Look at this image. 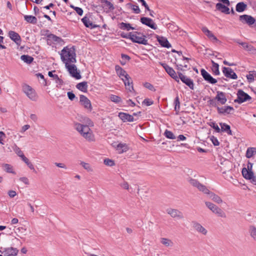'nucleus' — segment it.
<instances>
[{
    "label": "nucleus",
    "mask_w": 256,
    "mask_h": 256,
    "mask_svg": "<svg viewBox=\"0 0 256 256\" xmlns=\"http://www.w3.org/2000/svg\"><path fill=\"white\" fill-rule=\"evenodd\" d=\"M251 100V96L248 94L244 92L242 90H238L237 92V98L234 100V102L240 104Z\"/></svg>",
    "instance_id": "obj_6"
},
{
    "label": "nucleus",
    "mask_w": 256,
    "mask_h": 256,
    "mask_svg": "<svg viewBox=\"0 0 256 256\" xmlns=\"http://www.w3.org/2000/svg\"><path fill=\"white\" fill-rule=\"evenodd\" d=\"M210 140L214 146H219L220 142L216 137L212 136L210 137Z\"/></svg>",
    "instance_id": "obj_57"
},
{
    "label": "nucleus",
    "mask_w": 256,
    "mask_h": 256,
    "mask_svg": "<svg viewBox=\"0 0 256 256\" xmlns=\"http://www.w3.org/2000/svg\"><path fill=\"white\" fill-rule=\"evenodd\" d=\"M60 57L62 60L65 64L66 62L68 64L76 62L75 48L74 46L64 48L61 51Z\"/></svg>",
    "instance_id": "obj_3"
},
{
    "label": "nucleus",
    "mask_w": 256,
    "mask_h": 256,
    "mask_svg": "<svg viewBox=\"0 0 256 256\" xmlns=\"http://www.w3.org/2000/svg\"><path fill=\"white\" fill-rule=\"evenodd\" d=\"M119 28L121 30H136V28H134L131 26V24L129 23H125L124 22H122L120 24Z\"/></svg>",
    "instance_id": "obj_34"
},
{
    "label": "nucleus",
    "mask_w": 256,
    "mask_h": 256,
    "mask_svg": "<svg viewBox=\"0 0 256 256\" xmlns=\"http://www.w3.org/2000/svg\"><path fill=\"white\" fill-rule=\"evenodd\" d=\"M216 94H217L216 96L214 99L216 100L218 102H220V104H224L227 101L226 94L220 91H217Z\"/></svg>",
    "instance_id": "obj_21"
},
{
    "label": "nucleus",
    "mask_w": 256,
    "mask_h": 256,
    "mask_svg": "<svg viewBox=\"0 0 256 256\" xmlns=\"http://www.w3.org/2000/svg\"><path fill=\"white\" fill-rule=\"evenodd\" d=\"M254 73L253 72V74H249L246 76L247 79L248 80V81L249 82H251L254 80Z\"/></svg>",
    "instance_id": "obj_59"
},
{
    "label": "nucleus",
    "mask_w": 256,
    "mask_h": 256,
    "mask_svg": "<svg viewBox=\"0 0 256 256\" xmlns=\"http://www.w3.org/2000/svg\"><path fill=\"white\" fill-rule=\"evenodd\" d=\"M48 75L50 77L53 78L56 83L62 84L63 82L62 80L60 79L57 74H54L52 72H48Z\"/></svg>",
    "instance_id": "obj_45"
},
{
    "label": "nucleus",
    "mask_w": 256,
    "mask_h": 256,
    "mask_svg": "<svg viewBox=\"0 0 256 256\" xmlns=\"http://www.w3.org/2000/svg\"><path fill=\"white\" fill-rule=\"evenodd\" d=\"M142 103L147 106H150L153 104V101L150 99L146 98L143 101Z\"/></svg>",
    "instance_id": "obj_60"
},
{
    "label": "nucleus",
    "mask_w": 256,
    "mask_h": 256,
    "mask_svg": "<svg viewBox=\"0 0 256 256\" xmlns=\"http://www.w3.org/2000/svg\"><path fill=\"white\" fill-rule=\"evenodd\" d=\"M70 7L73 8L78 15H80V16L82 15L83 10L82 8H78V7H76L72 5H71Z\"/></svg>",
    "instance_id": "obj_56"
},
{
    "label": "nucleus",
    "mask_w": 256,
    "mask_h": 256,
    "mask_svg": "<svg viewBox=\"0 0 256 256\" xmlns=\"http://www.w3.org/2000/svg\"><path fill=\"white\" fill-rule=\"evenodd\" d=\"M189 182L192 186L196 188L200 192L206 194L208 197L213 202L218 204H220L222 202V200L220 196L210 192L206 186L200 183L198 180L190 178L189 180Z\"/></svg>",
    "instance_id": "obj_1"
},
{
    "label": "nucleus",
    "mask_w": 256,
    "mask_h": 256,
    "mask_svg": "<svg viewBox=\"0 0 256 256\" xmlns=\"http://www.w3.org/2000/svg\"><path fill=\"white\" fill-rule=\"evenodd\" d=\"M98 2L101 3L104 12L106 13L113 11L115 8L114 4L108 0H98Z\"/></svg>",
    "instance_id": "obj_12"
},
{
    "label": "nucleus",
    "mask_w": 256,
    "mask_h": 256,
    "mask_svg": "<svg viewBox=\"0 0 256 256\" xmlns=\"http://www.w3.org/2000/svg\"><path fill=\"white\" fill-rule=\"evenodd\" d=\"M160 64L164 68L166 72L176 81L178 82V76L174 70L169 66L168 64L164 63H160Z\"/></svg>",
    "instance_id": "obj_14"
},
{
    "label": "nucleus",
    "mask_w": 256,
    "mask_h": 256,
    "mask_svg": "<svg viewBox=\"0 0 256 256\" xmlns=\"http://www.w3.org/2000/svg\"><path fill=\"white\" fill-rule=\"evenodd\" d=\"M122 80L124 82L126 89L129 90L130 92H132V90H134L132 82L129 75L128 76H126L124 78H122Z\"/></svg>",
    "instance_id": "obj_27"
},
{
    "label": "nucleus",
    "mask_w": 256,
    "mask_h": 256,
    "mask_svg": "<svg viewBox=\"0 0 256 256\" xmlns=\"http://www.w3.org/2000/svg\"><path fill=\"white\" fill-rule=\"evenodd\" d=\"M113 146L115 147L118 153L122 154L126 152L128 150V147L126 144H112Z\"/></svg>",
    "instance_id": "obj_26"
},
{
    "label": "nucleus",
    "mask_w": 256,
    "mask_h": 256,
    "mask_svg": "<svg viewBox=\"0 0 256 256\" xmlns=\"http://www.w3.org/2000/svg\"><path fill=\"white\" fill-rule=\"evenodd\" d=\"M212 66L211 67L212 70L214 75H220V72L219 70V65L218 64L215 62L214 60H211Z\"/></svg>",
    "instance_id": "obj_32"
},
{
    "label": "nucleus",
    "mask_w": 256,
    "mask_h": 256,
    "mask_svg": "<svg viewBox=\"0 0 256 256\" xmlns=\"http://www.w3.org/2000/svg\"><path fill=\"white\" fill-rule=\"evenodd\" d=\"M84 25L87 28H91L97 27L95 24H94L90 20L89 18L86 16H84L82 19Z\"/></svg>",
    "instance_id": "obj_31"
},
{
    "label": "nucleus",
    "mask_w": 256,
    "mask_h": 256,
    "mask_svg": "<svg viewBox=\"0 0 256 256\" xmlns=\"http://www.w3.org/2000/svg\"><path fill=\"white\" fill-rule=\"evenodd\" d=\"M209 126L212 128L214 129L217 132H220V129L214 122H210Z\"/></svg>",
    "instance_id": "obj_54"
},
{
    "label": "nucleus",
    "mask_w": 256,
    "mask_h": 256,
    "mask_svg": "<svg viewBox=\"0 0 256 256\" xmlns=\"http://www.w3.org/2000/svg\"><path fill=\"white\" fill-rule=\"evenodd\" d=\"M248 232L252 239L256 241V227L254 225L249 226Z\"/></svg>",
    "instance_id": "obj_38"
},
{
    "label": "nucleus",
    "mask_w": 256,
    "mask_h": 256,
    "mask_svg": "<svg viewBox=\"0 0 256 256\" xmlns=\"http://www.w3.org/2000/svg\"><path fill=\"white\" fill-rule=\"evenodd\" d=\"M256 154V148L254 147H250L248 148L246 152V156L247 158H250Z\"/></svg>",
    "instance_id": "obj_39"
},
{
    "label": "nucleus",
    "mask_w": 256,
    "mask_h": 256,
    "mask_svg": "<svg viewBox=\"0 0 256 256\" xmlns=\"http://www.w3.org/2000/svg\"><path fill=\"white\" fill-rule=\"evenodd\" d=\"M247 8V5L244 2H238L236 6V10L238 12L244 11Z\"/></svg>",
    "instance_id": "obj_33"
},
{
    "label": "nucleus",
    "mask_w": 256,
    "mask_h": 256,
    "mask_svg": "<svg viewBox=\"0 0 256 256\" xmlns=\"http://www.w3.org/2000/svg\"><path fill=\"white\" fill-rule=\"evenodd\" d=\"M174 110L176 111V114H178L180 110V102L179 100V98L177 96L174 101Z\"/></svg>",
    "instance_id": "obj_46"
},
{
    "label": "nucleus",
    "mask_w": 256,
    "mask_h": 256,
    "mask_svg": "<svg viewBox=\"0 0 256 256\" xmlns=\"http://www.w3.org/2000/svg\"><path fill=\"white\" fill-rule=\"evenodd\" d=\"M67 94L68 98L71 100H74L76 97L75 94L72 92H68Z\"/></svg>",
    "instance_id": "obj_62"
},
{
    "label": "nucleus",
    "mask_w": 256,
    "mask_h": 256,
    "mask_svg": "<svg viewBox=\"0 0 256 256\" xmlns=\"http://www.w3.org/2000/svg\"><path fill=\"white\" fill-rule=\"evenodd\" d=\"M132 33V32H129L128 34H125L124 32H122L121 33L120 36L123 38L130 39L131 40Z\"/></svg>",
    "instance_id": "obj_58"
},
{
    "label": "nucleus",
    "mask_w": 256,
    "mask_h": 256,
    "mask_svg": "<svg viewBox=\"0 0 256 256\" xmlns=\"http://www.w3.org/2000/svg\"><path fill=\"white\" fill-rule=\"evenodd\" d=\"M62 40L61 38L55 36L53 34H50L48 35V42H49V41L52 42H60Z\"/></svg>",
    "instance_id": "obj_37"
},
{
    "label": "nucleus",
    "mask_w": 256,
    "mask_h": 256,
    "mask_svg": "<svg viewBox=\"0 0 256 256\" xmlns=\"http://www.w3.org/2000/svg\"><path fill=\"white\" fill-rule=\"evenodd\" d=\"M138 2L142 3V4L144 6L146 10L148 11H150V9L149 8L146 2L144 0H138Z\"/></svg>",
    "instance_id": "obj_61"
},
{
    "label": "nucleus",
    "mask_w": 256,
    "mask_h": 256,
    "mask_svg": "<svg viewBox=\"0 0 256 256\" xmlns=\"http://www.w3.org/2000/svg\"><path fill=\"white\" fill-rule=\"evenodd\" d=\"M164 135L166 138L169 139L174 140L176 138L174 134L171 131H170L168 130H165Z\"/></svg>",
    "instance_id": "obj_52"
},
{
    "label": "nucleus",
    "mask_w": 256,
    "mask_h": 256,
    "mask_svg": "<svg viewBox=\"0 0 256 256\" xmlns=\"http://www.w3.org/2000/svg\"><path fill=\"white\" fill-rule=\"evenodd\" d=\"M8 36L10 39L14 42L16 44H20L21 42V38L20 36L14 31H10Z\"/></svg>",
    "instance_id": "obj_24"
},
{
    "label": "nucleus",
    "mask_w": 256,
    "mask_h": 256,
    "mask_svg": "<svg viewBox=\"0 0 256 256\" xmlns=\"http://www.w3.org/2000/svg\"><path fill=\"white\" fill-rule=\"evenodd\" d=\"M80 102L82 105H83L85 108L90 110L92 109V104L90 100L84 96L80 95Z\"/></svg>",
    "instance_id": "obj_20"
},
{
    "label": "nucleus",
    "mask_w": 256,
    "mask_h": 256,
    "mask_svg": "<svg viewBox=\"0 0 256 256\" xmlns=\"http://www.w3.org/2000/svg\"><path fill=\"white\" fill-rule=\"evenodd\" d=\"M166 211L167 214L170 215V216L174 218H176L178 220H182L184 218V216L182 212L177 209L168 208Z\"/></svg>",
    "instance_id": "obj_11"
},
{
    "label": "nucleus",
    "mask_w": 256,
    "mask_h": 256,
    "mask_svg": "<svg viewBox=\"0 0 256 256\" xmlns=\"http://www.w3.org/2000/svg\"><path fill=\"white\" fill-rule=\"evenodd\" d=\"M202 31L209 38V39L213 42H220L218 39L214 34L209 30L206 27L202 28Z\"/></svg>",
    "instance_id": "obj_23"
},
{
    "label": "nucleus",
    "mask_w": 256,
    "mask_h": 256,
    "mask_svg": "<svg viewBox=\"0 0 256 256\" xmlns=\"http://www.w3.org/2000/svg\"><path fill=\"white\" fill-rule=\"evenodd\" d=\"M220 125L221 127L220 131L226 132L228 134L232 136V132L230 130V127L226 123L220 122Z\"/></svg>",
    "instance_id": "obj_30"
},
{
    "label": "nucleus",
    "mask_w": 256,
    "mask_h": 256,
    "mask_svg": "<svg viewBox=\"0 0 256 256\" xmlns=\"http://www.w3.org/2000/svg\"><path fill=\"white\" fill-rule=\"evenodd\" d=\"M192 228L197 232L200 233L204 236L207 234L208 230L198 222L196 221L192 222Z\"/></svg>",
    "instance_id": "obj_18"
},
{
    "label": "nucleus",
    "mask_w": 256,
    "mask_h": 256,
    "mask_svg": "<svg viewBox=\"0 0 256 256\" xmlns=\"http://www.w3.org/2000/svg\"><path fill=\"white\" fill-rule=\"evenodd\" d=\"M80 165L88 172H92L94 170L92 166L88 163H86L84 162H81Z\"/></svg>",
    "instance_id": "obj_47"
},
{
    "label": "nucleus",
    "mask_w": 256,
    "mask_h": 256,
    "mask_svg": "<svg viewBox=\"0 0 256 256\" xmlns=\"http://www.w3.org/2000/svg\"><path fill=\"white\" fill-rule=\"evenodd\" d=\"M20 180L25 184H29V181L27 178L26 177H22L20 178Z\"/></svg>",
    "instance_id": "obj_64"
},
{
    "label": "nucleus",
    "mask_w": 256,
    "mask_h": 256,
    "mask_svg": "<svg viewBox=\"0 0 256 256\" xmlns=\"http://www.w3.org/2000/svg\"><path fill=\"white\" fill-rule=\"evenodd\" d=\"M13 150L14 152L18 154V156L20 157L22 159L25 157L23 152L16 144H14V146H13Z\"/></svg>",
    "instance_id": "obj_44"
},
{
    "label": "nucleus",
    "mask_w": 256,
    "mask_h": 256,
    "mask_svg": "<svg viewBox=\"0 0 256 256\" xmlns=\"http://www.w3.org/2000/svg\"><path fill=\"white\" fill-rule=\"evenodd\" d=\"M76 88L83 92H86L88 88L87 82H80L76 84Z\"/></svg>",
    "instance_id": "obj_35"
},
{
    "label": "nucleus",
    "mask_w": 256,
    "mask_h": 256,
    "mask_svg": "<svg viewBox=\"0 0 256 256\" xmlns=\"http://www.w3.org/2000/svg\"><path fill=\"white\" fill-rule=\"evenodd\" d=\"M118 117L123 122H132L136 120L133 116L122 112H119Z\"/></svg>",
    "instance_id": "obj_19"
},
{
    "label": "nucleus",
    "mask_w": 256,
    "mask_h": 256,
    "mask_svg": "<svg viewBox=\"0 0 256 256\" xmlns=\"http://www.w3.org/2000/svg\"><path fill=\"white\" fill-rule=\"evenodd\" d=\"M128 5L130 6L135 14H138L140 12V10L138 6L134 5L130 3L128 4Z\"/></svg>",
    "instance_id": "obj_53"
},
{
    "label": "nucleus",
    "mask_w": 256,
    "mask_h": 256,
    "mask_svg": "<svg viewBox=\"0 0 256 256\" xmlns=\"http://www.w3.org/2000/svg\"><path fill=\"white\" fill-rule=\"evenodd\" d=\"M242 172L243 176L245 178L250 180L252 183L256 185V176H254L252 170H248L246 168H242Z\"/></svg>",
    "instance_id": "obj_10"
},
{
    "label": "nucleus",
    "mask_w": 256,
    "mask_h": 256,
    "mask_svg": "<svg viewBox=\"0 0 256 256\" xmlns=\"http://www.w3.org/2000/svg\"><path fill=\"white\" fill-rule=\"evenodd\" d=\"M222 72L225 76L228 78L236 80L238 78L237 75L230 68L224 67L222 68Z\"/></svg>",
    "instance_id": "obj_17"
},
{
    "label": "nucleus",
    "mask_w": 256,
    "mask_h": 256,
    "mask_svg": "<svg viewBox=\"0 0 256 256\" xmlns=\"http://www.w3.org/2000/svg\"><path fill=\"white\" fill-rule=\"evenodd\" d=\"M22 160L26 164V165L31 170H32L34 172H36L34 165L25 156L22 158Z\"/></svg>",
    "instance_id": "obj_49"
},
{
    "label": "nucleus",
    "mask_w": 256,
    "mask_h": 256,
    "mask_svg": "<svg viewBox=\"0 0 256 256\" xmlns=\"http://www.w3.org/2000/svg\"><path fill=\"white\" fill-rule=\"evenodd\" d=\"M140 22L152 29L156 30L157 28L156 24L153 20L147 17H142L140 19Z\"/></svg>",
    "instance_id": "obj_16"
},
{
    "label": "nucleus",
    "mask_w": 256,
    "mask_h": 256,
    "mask_svg": "<svg viewBox=\"0 0 256 256\" xmlns=\"http://www.w3.org/2000/svg\"><path fill=\"white\" fill-rule=\"evenodd\" d=\"M110 98L111 100V101L116 104H118L122 102V99L120 97L116 95L111 94L110 96Z\"/></svg>",
    "instance_id": "obj_50"
},
{
    "label": "nucleus",
    "mask_w": 256,
    "mask_h": 256,
    "mask_svg": "<svg viewBox=\"0 0 256 256\" xmlns=\"http://www.w3.org/2000/svg\"><path fill=\"white\" fill-rule=\"evenodd\" d=\"M218 112L219 114H230L234 110L233 107L224 106V107H217Z\"/></svg>",
    "instance_id": "obj_22"
},
{
    "label": "nucleus",
    "mask_w": 256,
    "mask_h": 256,
    "mask_svg": "<svg viewBox=\"0 0 256 256\" xmlns=\"http://www.w3.org/2000/svg\"><path fill=\"white\" fill-rule=\"evenodd\" d=\"M88 125L82 124L80 123L74 124L75 129L80 134L88 141L94 142L95 140L94 136L92 130L89 126H94L93 122L89 118L87 119Z\"/></svg>",
    "instance_id": "obj_2"
},
{
    "label": "nucleus",
    "mask_w": 256,
    "mask_h": 256,
    "mask_svg": "<svg viewBox=\"0 0 256 256\" xmlns=\"http://www.w3.org/2000/svg\"><path fill=\"white\" fill-rule=\"evenodd\" d=\"M104 164L110 166H113L115 164L114 161L109 158H106L104 160Z\"/></svg>",
    "instance_id": "obj_55"
},
{
    "label": "nucleus",
    "mask_w": 256,
    "mask_h": 256,
    "mask_svg": "<svg viewBox=\"0 0 256 256\" xmlns=\"http://www.w3.org/2000/svg\"><path fill=\"white\" fill-rule=\"evenodd\" d=\"M160 242L167 247L172 246L174 245L173 242L167 238H162L160 239Z\"/></svg>",
    "instance_id": "obj_43"
},
{
    "label": "nucleus",
    "mask_w": 256,
    "mask_h": 256,
    "mask_svg": "<svg viewBox=\"0 0 256 256\" xmlns=\"http://www.w3.org/2000/svg\"><path fill=\"white\" fill-rule=\"evenodd\" d=\"M24 19L28 22L32 24H36L38 21L36 17L32 16L25 15L24 16Z\"/></svg>",
    "instance_id": "obj_36"
},
{
    "label": "nucleus",
    "mask_w": 256,
    "mask_h": 256,
    "mask_svg": "<svg viewBox=\"0 0 256 256\" xmlns=\"http://www.w3.org/2000/svg\"><path fill=\"white\" fill-rule=\"evenodd\" d=\"M239 20L244 24H247L250 26L254 24L256 26V19L250 15H241L239 17Z\"/></svg>",
    "instance_id": "obj_7"
},
{
    "label": "nucleus",
    "mask_w": 256,
    "mask_h": 256,
    "mask_svg": "<svg viewBox=\"0 0 256 256\" xmlns=\"http://www.w3.org/2000/svg\"><path fill=\"white\" fill-rule=\"evenodd\" d=\"M115 70H116L117 74L120 77L123 76L124 78L126 76H128V74L126 73V71L125 70H124L120 66H119L118 65L116 66Z\"/></svg>",
    "instance_id": "obj_29"
},
{
    "label": "nucleus",
    "mask_w": 256,
    "mask_h": 256,
    "mask_svg": "<svg viewBox=\"0 0 256 256\" xmlns=\"http://www.w3.org/2000/svg\"><path fill=\"white\" fill-rule=\"evenodd\" d=\"M178 82L180 81V80L181 81L188 86L190 89L192 90L194 89V84L192 79L184 75L180 72H178Z\"/></svg>",
    "instance_id": "obj_9"
},
{
    "label": "nucleus",
    "mask_w": 256,
    "mask_h": 256,
    "mask_svg": "<svg viewBox=\"0 0 256 256\" xmlns=\"http://www.w3.org/2000/svg\"><path fill=\"white\" fill-rule=\"evenodd\" d=\"M205 204L214 213L217 208V206L210 202H206Z\"/></svg>",
    "instance_id": "obj_51"
},
{
    "label": "nucleus",
    "mask_w": 256,
    "mask_h": 256,
    "mask_svg": "<svg viewBox=\"0 0 256 256\" xmlns=\"http://www.w3.org/2000/svg\"><path fill=\"white\" fill-rule=\"evenodd\" d=\"M120 186L124 189L128 190V188H129V184H128V182H124L120 184Z\"/></svg>",
    "instance_id": "obj_63"
},
{
    "label": "nucleus",
    "mask_w": 256,
    "mask_h": 256,
    "mask_svg": "<svg viewBox=\"0 0 256 256\" xmlns=\"http://www.w3.org/2000/svg\"><path fill=\"white\" fill-rule=\"evenodd\" d=\"M201 75L204 79L208 83L210 84H215L217 82V80L214 78L208 72L204 69L202 68L200 70Z\"/></svg>",
    "instance_id": "obj_13"
},
{
    "label": "nucleus",
    "mask_w": 256,
    "mask_h": 256,
    "mask_svg": "<svg viewBox=\"0 0 256 256\" xmlns=\"http://www.w3.org/2000/svg\"><path fill=\"white\" fill-rule=\"evenodd\" d=\"M240 44L243 48L247 51L253 52L256 50L252 45L249 44L247 42H242V43H240Z\"/></svg>",
    "instance_id": "obj_41"
},
{
    "label": "nucleus",
    "mask_w": 256,
    "mask_h": 256,
    "mask_svg": "<svg viewBox=\"0 0 256 256\" xmlns=\"http://www.w3.org/2000/svg\"><path fill=\"white\" fill-rule=\"evenodd\" d=\"M3 168L4 170L7 172L16 174L15 172L13 170V168L11 165L6 164H4L3 165Z\"/></svg>",
    "instance_id": "obj_48"
},
{
    "label": "nucleus",
    "mask_w": 256,
    "mask_h": 256,
    "mask_svg": "<svg viewBox=\"0 0 256 256\" xmlns=\"http://www.w3.org/2000/svg\"><path fill=\"white\" fill-rule=\"evenodd\" d=\"M1 249L3 250H0V252L4 254V256H16L18 252V250L16 248L12 247L4 248H1Z\"/></svg>",
    "instance_id": "obj_15"
},
{
    "label": "nucleus",
    "mask_w": 256,
    "mask_h": 256,
    "mask_svg": "<svg viewBox=\"0 0 256 256\" xmlns=\"http://www.w3.org/2000/svg\"><path fill=\"white\" fill-rule=\"evenodd\" d=\"M216 8L217 10L220 11L221 12L225 14H230V8L222 3L218 2L216 5Z\"/></svg>",
    "instance_id": "obj_25"
},
{
    "label": "nucleus",
    "mask_w": 256,
    "mask_h": 256,
    "mask_svg": "<svg viewBox=\"0 0 256 256\" xmlns=\"http://www.w3.org/2000/svg\"><path fill=\"white\" fill-rule=\"evenodd\" d=\"M145 38L146 36L138 32H134L132 33L131 40L133 42L146 45L148 44V40Z\"/></svg>",
    "instance_id": "obj_4"
},
{
    "label": "nucleus",
    "mask_w": 256,
    "mask_h": 256,
    "mask_svg": "<svg viewBox=\"0 0 256 256\" xmlns=\"http://www.w3.org/2000/svg\"><path fill=\"white\" fill-rule=\"evenodd\" d=\"M156 39L159 44L162 46L166 48H170L171 47V44H170L166 38L164 36H156Z\"/></svg>",
    "instance_id": "obj_28"
},
{
    "label": "nucleus",
    "mask_w": 256,
    "mask_h": 256,
    "mask_svg": "<svg viewBox=\"0 0 256 256\" xmlns=\"http://www.w3.org/2000/svg\"><path fill=\"white\" fill-rule=\"evenodd\" d=\"M22 91L26 96L32 100L36 101L38 98V96L35 90L30 86L24 84L22 86Z\"/></svg>",
    "instance_id": "obj_5"
},
{
    "label": "nucleus",
    "mask_w": 256,
    "mask_h": 256,
    "mask_svg": "<svg viewBox=\"0 0 256 256\" xmlns=\"http://www.w3.org/2000/svg\"><path fill=\"white\" fill-rule=\"evenodd\" d=\"M66 68L68 69V72L74 78L77 80H79L81 78V76L79 72H78L76 66L72 64H70L67 62L65 64Z\"/></svg>",
    "instance_id": "obj_8"
},
{
    "label": "nucleus",
    "mask_w": 256,
    "mask_h": 256,
    "mask_svg": "<svg viewBox=\"0 0 256 256\" xmlns=\"http://www.w3.org/2000/svg\"><path fill=\"white\" fill-rule=\"evenodd\" d=\"M20 59L28 64H31L34 60V58L32 56L24 54L21 56Z\"/></svg>",
    "instance_id": "obj_42"
},
{
    "label": "nucleus",
    "mask_w": 256,
    "mask_h": 256,
    "mask_svg": "<svg viewBox=\"0 0 256 256\" xmlns=\"http://www.w3.org/2000/svg\"><path fill=\"white\" fill-rule=\"evenodd\" d=\"M214 213L216 214L218 217L222 218H226V217L225 212L218 206H217Z\"/></svg>",
    "instance_id": "obj_40"
}]
</instances>
